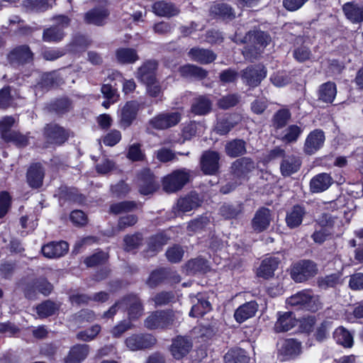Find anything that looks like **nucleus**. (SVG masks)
<instances>
[{"instance_id": "1", "label": "nucleus", "mask_w": 363, "mask_h": 363, "mask_svg": "<svg viewBox=\"0 0 363 363\" xmlns=\"http://www.w3.org/2000/svg\"><path fill=\"white\" fill-rule=\"evenodd\" d=\"M6 59L11 67L18 68L33 64L34 53L28 45H19L9 51Z\"/></svg>"}, {"instance_id": "2", "label": "nucleus", "mask_w": 363, "mask_h": 363, "mask_svg": "<svg viewBox=\"0 0 363 363\" xmlns=\"http://www.w3.org/2000/svg\"><path fill=\"white\" fill-rule=\"evenodd\" d=\"M289 306L297 308L306 309L311 311H316L320 306L319 298L308 291H302L292 295L286 299Z\"/></svg>"}, {"instance_id": "3", "label": "nucleus", "mask_w": 363, "mask_h": 363, "mask_svg": "<svg viewBox=\"0 0 363 363\" xmlns=\"http://www.w3.org/2000/svg\"><path fill=\"white\" fill-rule=\"evenodd\" d=\"M299 323H301V325L306 323V325L303 327V330L309 331L314 325V319L312 317H308V318L304 319L302 322L296 319L293 313L286 312L279 315L274 325V330L277 333L286 332L291 330Z\"/></svg>"}, {"instance_id": "4", "label": "nucleus", "mask_w": 363, "mask_h": 363, "mask_svg": "<svg viewBox=\"0 0 363 363\" xmlns=\"http://www.w3.org/2000/svg\"><path fill=\"white\" fill-rule=\"evenodd\" d=\"M178 318V313L172 311H156L145 319V325L150 330L163 328L173 325L174 320Z\"/></svg>"}, {"instance_id": "5", "label": "nucleus", "mask_w": 363, "mask_h": 363, "mask_svg": "<svg viewBox=\"0 0 363 363\" xmlns=\"http://www.w3.org/2000/svg\"><path fill=\"white\" fill-rule=\"evenodd\" d=\"M189 171L183 169L175 170L163 179V189L172 193L181 189L189 180Z\"/></svg>"}, {"instance_id": "6", "label": "nucleus", "mask_w": 363, "mask_h": 363, "mask_svg": "<svg viewBox=\"0 0 363 363\" xmlns=\"http://www.w3.org/2000/svg\"><path fill=\"white\" fill-rule=\"evenodd\" d=\"M43 134L49 143L61 146L69 140L70 131L57 123H51L45 126Z\"/></svg>"}, {"instance_id": "7", "label": "nucleus", "mask_w": 363, "mask_h": 363, "mask_svg": "<svg viewBox=\"0 0 363 363\" xmlns=\"http://www.w3.org/2000/svg\"><path fill=\"white\" fill-rule=\"evenodd\" d=\"M316 264L311 260H302L293 266L291 269V278L296 282H303L308 278L315 276L317 273Z\"/></svg>"}, {"instance_id": "8", "label": "nucleus", "mask_w": 363, "mask_h": 363, "mask_svg": "<svg viewBox=\"0 0 363 363\" xmlns=\"http://www.w3.org/2000/svg\"><path fill=\"white\" fill-rule=\"evenodd\" d=\"M45 170L40 162L31 164L26 174V182L32 189H39L43 185Z\"/></svg>"}, {"instance_id": "9", "label": "nucleus", "mask_w": 363, "mask_h": 363, "mask_svg": "<svg viewBox=\"0 0 363 363\" xmlns=\"http://www.w3.org/2000/svg\"><path fill=\"white\" fill-rule=\"evenodd\" d=\"M181 121V114L179 112L161 113L150 121L152 128L158 130H164L175 126Z\"/></svg>"}, {"instance_id": "10", "label": "nucleus", "mask_w": 363, "mask_h": 363, "mask_svg": "<svg viewBox=\"0 0 363 363\" xmlns=\"http://www.w3.org/2000/svg\"><path fill=\"white\" fill-rule=\"evenodd\" d=\"M69 244L67 241H51L41 248L44 257L49 259L60 258L65 256L69 251Z\"/></svg>"}, {"instance_id": "11", "label": "nucleus", "mask_w": 363, "mask_h": 363, "mask_svg": "<svg viewBox=\"0 0 363 363\" xmlns=\"http://www.w3.org/2000/svg\"><path fill=\"white\" fill-rule=\"evenodd\" d=\"M58 197L60 201L69 202L82 205L85 203L86 197L79 192L77 187L61 186L58 189Z\"/></svg>"}, {"instance_id": "12", "label": "nucleus", "mask_w": 363, "mask_h": 363, "mask_svg": "<svg viewBox=\"0 0 363 363\" xmlns=\"http://www.w3.org/2000/svg\"><path fill=\"white\" fill-rule=\"evenodd\" d=\"M325 140L323 130L316 129L311 132L307 136L304 144V152L308 155H313L319 150Z\"/></svg>"}, {"instance_id": "13", "label": "nucleus", "mask_w": 363, "mask_h": 363, "mask_svg": "<svg viewBox=\"0 0 363 363\" xmlns=\"http://www.w3.org/2000/svg\"><path fill=\"white\" fill-rule=\"evenodd\" d=\"M138 184L141 194L149 195L155 192L159 185L155 181L154 176L150 169H144L138 176Z\"/></svg>"}, {"instance_id": "14", "label": "nucleus", "mask_w": 363, "mask_h": 363, "mask_svg": "<svg viewBox=\"0 0 363 363\" xmlns=\"http://www.w3.org/2000/svg\"><path fill=\"white\" fill-rule=\"evenodd\" d=\"M267 72L262 65L249 67L243 71L242 79L250 86H257L265 78Z\"/></svg>"}, {"instance_id": "15", "label": "nucleus", "mask_w": 363, "mask_h": 363, "mask_svg": "<svg viewBox=\"0 0 363 363\" xmlns=\"http://www.w3.org/2000/svg\"><path fill=\"white\" fill-rule=\"evenodd\" d=\"M109 14L110 13L106 8L96 6L84 13V21L86 24H93L98 26H103Z\"/></svg>"}, {"instance_id": "16", "label": "nucleus", "mask_w": 363, "mask_h": 363, "mask_svg": "<svg viewBox=\"0 0 363 363\" xmlns=\"http://www.w3.org/2000/svg\"><path fill=\"white\" fill-rule=\"evenodd\" d=\"M219 154L214 151L203 153L201 160V169L205 174H213L218 170Z\"/></svg>"}, {"instance_id": "17", "label": "nucleus", "mask_w": 363, "mask_h": 363, "mask_svg": "<svg viewBox=\"0 0 363 363\" xmlns=\"http://www.w3.org/2000/svg\"><path fill=\"white\" fill-rule=\"evenodd\" d=\"M72 107V101L68 96L56 98L48 105L49 112L54 113L58 116L69 113Z\"/></svg>"}, {"instance_id": "18", "label": "nucleus", "mask_w": 363, "mask_h": 363, "mask_svg": "<svg viewBox=\"0 0 363 363\" xmlns=\"http://www.w3.org/2000/svg\"><path fill=\"white\" fill-rule=\"evenodd\" d=\"M271 220L272 214L269 209L261 208L256 212L252 219V228L256 232H262L268 228Z\"/></svg>"}, {"instance_id": "19", "label": "nucleus", "mask_w": 363, "mask_h": 363, "mask_svg": "<svg viewBox=\"0 0 363 363\" xmlns=\"http://www.w3.org/2000/svg\"><path fill=\"white\" fill-rule=\"evenodd\" d=\"M89 346L86 344H76L71 347L65 358V363H81L88 356Z\"/></svg>"}, {"instance_id": "20", "label": "nucleus", "mask_w": 363, "mask_h": 363, "mask_svg": "<svg viewBox=\"0 0 363 363\" xmlns=\"http://www.w3.org/2000/svg\"><path fill=\"white\" fill-rule=\"evenodd\" d=\"M191 347L192 343L189 339L177 337L173 340L170 351L175 359H180L189 352Z\"/></svg>"}, {"instance_id": "21", "label": "nucleus", "mask_w": 363, "mask_h": 363, "mask_svg": "<svg viewBox=\"0 0 363 363\" xmlns=\"http://www.w3.org/2000/svg\"><path fill=\"white\" fill-rule=\"evenodd\" d=\"M157 67V64L155 61H147L138 69L137 78L145 84L151 83L156 79L155 70Z\"/></svg>"}, {"instance_id": "22", "label": "nucleus", "mask_w": 363, "mask_h": 363, "mask_svg": "<svg viewBox=\"0 0 363 363\" xmlns=\"http://www.w3.org/2000/svg\"><path fill=\"white\" fill-rule=\"evenodd\" d=\"M120 305L125 306L128 311V315L131 319H136L143 313L142 303L136 296H129Z\"/></svg>"}, {"instance_id": "23", "label": "nucleus", "mask_w": 363, "mask_h": 363, "mask_svg": "<svg viewBox=\"0 0 363 363\" xmlns=\"http://www.w3.org/2000/svg\"><path fill=\"white\" fill-rule=\"evenodd\" d=\"M279 350L285 360L293 359L301 353V345L294 339L286 340Z\"/></svg>"}, {"instance_id": "24", "label": "nucleus", "mask_w": 363, "mask_h": 363, "mask_svg": "<svg viewBox=\"0 0 363 363\" xmlns=\"http://www.w3.org/2000/svg\"><path fill=\"white\" fill-rule=\"evenodd\" d=\"M6 143H11L19 149L27 147L30 143V132L23 134L18 130H14L3 139Z\"/></svg>"}, {"instance_id": "25", "label": "nucleus", "mask_w": 363, "mask_h": 363, "mask_svg": "<svg viewBox=\"0 0 363 363\" xmlns=\"http://www.w3.org/2000/svg\"><path fill=\"white\" fill-rule=\"evenodd\" d=\"M257 304L255 301L247 302L240 306L235 312L234 317L237 322L243 323L253 317L257 311Z\"/></svg>"}, {"instance_id": "26", "label": "nucleus", "mask_w": 363, "mask_h": 363, "mask_svg": "<svg viewBox=\"0 0 363 363\" xmlns=\"http://www.w3.org/2000/svg\"><path fill=\"white\" fill-rule=\"evenodd\" d=\"M343 12L346 17L352 23L363 21V6L354 2H348L343 5Z\"/></svg>"}, {"instance_id": "27", "label": "nucleus", "mask_w": 363, "mask_h": 363, "mask_svg": "<svg viewBox=\"0 0 363 363\" xmlns=\"http://www.w3.org/2000/svg\"><path fill=\"white\" fill-rule=\"evenodd\" d=\"M245 43L247 41L252 42L255 49L260 52L271 41V38L268 34L263 31L249 32L245 37L243 40Z\"/></svg>"}, {"instance_id": "28", "label": "nucleus", "mask_w": 363, "mask_h": 363, "mask_svg": "<svg viewBox=\"0 0 363 363\" xmlns=\"http://www.w3.org/2000/svg\"><path fill=\"white\" fill-rule=\"evenodd\" d=\"M193 306L189 315L193 317L203 315L211 311V306L209 301L203 298L201 294L191 298Z\"/></svg>"}, {"instance_id": "29", "label": "nucleus", "mask_w": 363, "mask_h": 363, "mask_svg": "<svg viewBox=\"0 0 363 363\" xmlns=\"http://www.w3.org/2000/svg\"><path fill=\"white\" fill-rule=\"evenodd\" d=\"M331 177L326 173H321L315 176L310 182L311 191L313 193H319L328 189L332 184Z\"/></svg>"}, {"instance_id": "30", "label": "nucleus", "mask_w": 363, "mask_h": 363, "mask_svg": "<svg viewBox=\"0 0 363 363\" xmlns=\"http://www.w3.org/2000/svg\"><path fill=\"white\" fill-rule=\"evenodd\" d=\"M201 202V201L199 195L195 193H191L187 196L178 200L177 208L179 211L182 213L188 212L199 206Z\"/></svg>"}, {"instance_id": "31", "label": "nucleus", "mask_w": 363, "mask_h": 363, "mask_svg": "<svg viewBox=\"0 0 363 363\" xmlns=\"http://www.w3.org/2000/svg\"><path fill=\"white\" fill-rule=\"evenodd\" d=\"M279 262V259L276 257L265 258L257 269V276L264 279H269L272 277Z\"/></svg>"}, {"instance_id": "32", "label": "nucleus", "mask_w": 363, "mask_h": 363, "mask_svg": "<svg viewBox=\"0 0 363 363\" xmlns=\"http://www.w3.org/2000/svg\"><path fill=\"white\" fill-rule=\"evenodd\" d=\"M306 214L305 209L301 206H295L290 210L286 216V223L290 228H294L299 226L303 216Z\"/></svg>"}, {"instance_id": "33", "label": "nucleus", "mask_w": 363, "mask_h": 363, "mask_svg": "<svg viewBox=\"0 0 363 363\" xmlns=\"http://www.w3.org/2000/svg\"><path fill=\"white\" fill-rule=\"evenodd\" d=\"M22 291L24 296L29 300L36 298L37 291V277L31 278L29 277H24L20 281Z\"/></svg>"}, {"instance_id": "34", "label": "nucleus", "mask_w": 363, "mask_h": 363, "mask_svg": "<svg viewBox=\"0 0 363 363\" xmlns=\"http://www.w3.org/2000/svg\"><path fill=\"white\" fill-rule=\"evenodd\" d=\"M138 108V102H128L122 109L121 125L124 127L128 126L135 118Z\"/></svg>"}, {"instance_id": "35", "label": "nucleus", "mask_w": 363, "mask_h": 363, "mask_svg": "<svg viewBox=\"0 0 363 363\" xmlns=\"http://www.w3.org/2000/svg\"><path fill=\"white\" fill-rule=\"evenodd\" d=\"M152 11L159 16L168 18L176 16L179 12L173 4L163 1L155 2L152 6Z\"/></svg>"}, {"instance_id": "36", "label": "nucleus", "mask_w": 363, "mask_h": 363, "mask_svg": "<svg viewBox=\"0 0 363 363\" xmlns=\"http://www.w3.org/2000/svg\"><path fill=\"white\" fill-rule=\"evenodd\" d=\"M65 35V31L52 25L43 30L42 40L46 43H57L62 41Z\"/></svg>"}, {"instance_id": "37", "label": "nucleus", "mask_w": 363, "mask_h": 363, "mask_svg": "<svg viewBox=\"0 0 363 363\" xmlns=\"http://www.w3.org/2000/svg\"><path fill=\"white\" fill-rule=\"evenodd\" d=\"M301 166L299 159L294 156L286 157L281 164V172L286 177L296 172Z\"/></svg>"}, {"instance_id": "38", "label": "nucleus", "mask_w": 363, "mask_h": 363, "mask_svg": "<svg viewBox=\"0 0 363 363\" xmlns=\"http://www.w3.org/2000/svg\"><path fill=\"white\" fill-rule=\"evenodd\" d=\"M189 55L191 60L202 64L210 63L216 59V55L213 52L208 50L200 48H192L189 51Z\"/></svg>"}, {"instance_id": "39", "label": "nucleus", "mask_w": 363, "mask_h": 363, "mask_svg": "<svg viewBox=\"0 0 363 363\" xmlns=\"http://www.w3.org/2000/svg\"><path fill=\"white\" fill-rule=\"evenodd\" d=\"M191 110L196 115H205L211 110V102L206 96H199L193 102Z\"/></svg>"}, {"instance_id": "40", "label": "nucleus", "mask_w": 363, "mask_h": 363, "mask_svg": "<svg viewBox=\"0 0 363 363\" xmlns=\"http://www.w3.org/2000/svg\"><path fill=\"white\" fill-rule=\"evenodd\" d=\"M184 268L188 274L206 273L210 269L208 262L202 258H196L189 261L185 264Z\"/></svg>"}, {"instance_id": "41", "label": "nucleus", "mask_w": 363, "mask_h": 363, "mask_svg": "<svg viewBox=\"0 0 363 363\" xmlns=\"http://www.w3.org/2000/svg\"><path fill=\"white\" fill-rule=\"evenodd\" d=\"M234 173L238 176L244 175L255 168V164L251 159L243 157L236 160L232 167Z\"/></svg>"}, {"instance_id": "42", "label": "nucleus", "mask_w": 363, "mask_h": 363, "mask_svg": "<svg viewBox=\"0 0 363 363\" xmlns=\"http://www.w3.org/2000/svg\"><path fill=\"white\" fill-rule=\"evenodd\" d=\"M302 130L296 125H289L281 133H279L277 130L276 134L277 137L284 142L293 143L296 142L301 135Z\"/></svg>"}, {"instance_id": "43", "label": "nucleus", "mask_w": 363, "mask_h": 363, "mask_svg": "<svg viewBox=\"0 0 363 363\" xmlns=\"http://www.w3.org/2000/svg\"><path fill=\"white\" fill-rule=\"evenodd\" d=\"M225 152L231 157H236L246 152L245 143L242 140H234L225 145Z\"/></svg>"}, {"instance_id": "44", "label": "nucleus", "mask_w": 363, "mask_h": 363, "mask_svg": "<svg viewBox=\"0 0 363 363\" xmlns=\"http://www.w3.org/2000/svg\"><path fill=\"white\" fill-rule=\"evenodd\" d=\"M337 94L336 86L334 83L327 82L320 86L319 99L326 103H332Z\"/></svg>"}, {"instance_id": "45", "label": "nucleus", "mask_w": 363, "mask_h": 363, "mask_svg": "<svg viewBox=\"0 0 363 363\" xmlns=\"http://www.w3.org/2000/svg\"><path fill=\"white\" fill-rule=\"evenodd\" d=\"M224 359L225 363H248L250 359L245 351L239 348L229 350Z\"/></svg>"}, {"instance_id": "46", "label": "nucleus", "mask_w": 363, "mask_h": 363, "mask_svg": "<svg viewBox=\"0 0 363 363\" xmlns=\"http://www.w3.org/2000/svg\"><path fill=\"white\" fill-rule=\"evenodd\" d=\"M116 58L120 63L130 64L136 62L139 57L135 50L132 48H121L117 50Z\"/></svg>"}, {"instance_id": "47", "label": "nucleus", "mask_w": 363, "mask_h": 363, "mask_svg": "<svg viewBox=\"0 0 363 363\" xmlns=\"http://www.w3.org/2000/svg\"><path fill=\"white\" fill-rule=\"evenodd\" d=\"M57 310L56 303L50 300L45 301L36 306V312L41 318L55 315Z\"/></svg>"}, {"instance_id": "48", "label": "nucleus", "mask_w": 363, "mask_h": 363, "mask_svg": "<svg viewBox=\"0 0 363 363\" xmlns=\"http://www.w3.org/2000/svg\"><path fill=\"white\" fill-rule=\"evenodd\" d=\"M334 337L337 344L345 347H351L353 345V337L351 333L343 327L337 328L334 333Z\"/></svg>"}, {"instance_id": "49", "label": "nucleus", "mask_w": 363, "mask_h": 363, "mask_svg": "<svg viewBox=\"0 0 363 363\" xmlns=\"http://www.w3.org/2000/svg\"><path fill=\"white\" fill-rule=\"evenodd\" d=\"M108 259V254L101 250L86 257L84 263L87 267H94L106 264Z\"/></svg>"}, {"instance_id": "50", "label": "nucleus", "mask_w": 363, "mask_h": 363, "mask_svg": "<svg viewBox=\"0 0 363 363\" xmlns=\"http://www.w3.org/2000/svg\"><path fill=\"white\" fill-rule=\"evenodd\" d=\"M89 45L87 38L81 34L74 35L69 44V50L72 52L84 51Z\"/></svg>"}, {"instance_id": "51", "label": "nucleus", "mask_w": 363, "mask_h": 363, "mask_svg": "<svg viewBox=\"0 0 363 363\" xmlns=\"http://www.w3.org/2000/svg\"><path fill=\"white\" fill-rule=\"evenodd\" d=\"M291 118V113L289 110L281 109L278 111L272 119L273 127L278 130L284 128Z\"/></svg>"}, {"instance_id": "52", "label": "nucleus", "mask_w": 363, "mask_h": 363, "mask_svg": "<svg viewBox=\"0 0 363 363\" xmlns=\"http://www.w3.org/2000/svg\"><path fill=\"white\" fill-rule=\"evenodd\" d=\"M211 12L224 18H230L235 16L232 8L224 3H217L213 4L211 7Z\"/></svg>"}, {"instance_id": "53", "label": "nucleus", "mask_w": 363, "mask_h": 363, "mask_svg": "<svg viewBox=\"0 0 363 363\" xmlns=\"http://www.w3.org/2000/svg\"><path fill=\"white\" fill-rule=\"evenodd\" d=\"M180 73L184 77H196L199 78H204L206 76V72L196 66L187 65L180 67Z\"/></svg>"}, {"instance_id": "54", "label": "nucleus", "mask_w": 363, "mask_h": 363, "mask_svg": "<svg viewBox=\"0 0 363 363\" xmlns=\"http://www.w3.org/2000/svg\"><path fill=\"white\" fill-rule=\"evenodd\" d=\"M100 331L101 326L96 324L89 328L78 333L77 334V338L84 342H89L94 340L99 334Z\"/></svg>"}, {"instance_id": "55", "label": "nucleus", "mask_w": 363, "mask_h": 363, "mask_svg": "<svg viewBox=\"0 0 363 363\" xmlns=\"http://www.w3.org/2000/svg\"><path fill=\"white\" fill-rule=\"evenodd\" d=\"M65 52L63 50L55 48H44L42 49L40 55L47 61H55L64 56Z\"/></svg>"}, {"instance_id": "56", "label": "nucleus", "mask_w": 363, "mask_h": 363, "mask_svg": "<svg viewBox=\"0 0 363 363\" xmlns=\"http://www.w3.org/2000/svg\"><path fill=\"white\" fill-rule=\"evenodd\" d=\"M12 204V197L7 191L0 192V218H3L9 212Z\"/></svg>"}, {"instance_id": "57", "label": "nucleus", "mask_w": 363, "mask_h": 363, "mask_svg": "<svg viewBox=\"0 0 363 363\" xmlns=\"http://www.w3.org/2000/svg\"><path fill=\"white\" fill-rule=\"evenodd\" d=\"M168 239L169 238L162 233L152 237L148 242L149 250L153 252H157L167 244Z\"/></svg>"}, {"instance_id": "58", "label": "nucleus", "mask_w": 363, "mask_h": 363, "mask_svg": "<svg viewBox=\"0 0 363 363\" xmlns=\"http://www.w3.org/2000/svg\"><path fill=\"white\" fill-rule=\"evenodd\" d=\"M204 126L200 123L191 122L184 127L183 134L185 139H189L192 136L199 135L204 131Z\"/></svg>"}, {"instance_id": "59", "label": "nucleus", "mask_w": 363, "mask_h": 363, "mask_svg": "<svg viewBox=\"0 0 363 363\" xmlns=\"http://www.w3.org/2000/svg\"><path fill=\"white\" fill-rule=\"evenodd\" d=\"M14 123L15 119L11 116H4L0 120V138L1 139L14 130L12 129Z\"/></svg>"}, {"instance_id": "60", "label": "nucleus", "mask_w": 363, "mask_h": 363, "mask_svg": "<svg viewBox=\"0 0 363 363\" xmlns=\"http://www.w3.org/2000/svg\"><path fill=\"white\" fill-rule=\"evenodd\" d=\"M69 220L74 226L82 227L86 225L88 218L82 210H73L69 214Z\"/></svg>"}, {"instance_id": "61", "label": "nucleus", "mask_w": 363, "mask_h": 363, "mask_svg": "<svg viewBox=\"0 0 363 363\" xmlns=\"http://www.w3.org/2000/svg\"><path fill=\"white\" fill-rule=\"evenodd\" d=\"M15 262L4 261L0 264V276L4 279H11L16 271Z\"/></svg>"}, {"instance_id": "62", "label": "nucleus", "mask_w": 363, "mask_h": 363, "mask_svg": "<svg viewBox=\"0 0 363 363\" xmlns=\"http://www.w3.org/2000/svg\"><path fill=\"white\" fill-rule=\"evenodd\" d=\"M184 253V251L182 247L174 245L167 250L166 256L169 262L176 263L182 260Z\"/></svg>"}, {"instance_id": "63", "label": "nucleus", "mask_w": 363, "mask_h": 363, "mask_svg": "<svg viewBox=\"0 0 363 363\" xmlns=\"http://www.w3.org/2000/svg\"><path fill=\"white\" fill-rule=\"evenodd\" d=\"M53 290L52 284L44 277H37V291L44 296H49Z\"/></svg>"}, {"instance_id": "64", "label": "nucleus", "mask_w": 363, "mask_h": 363, "mask_svg": "<svg viewBox=\"0 0 363 363\" xmlns=\"http://www.w3.org/2000/svg\"><path fill=\"white\" fill-rule=\"evenodd\" d=\"M240 100L237 94H229L222 97L218 102V106L223 109H228L235 106Z\"/></svg>"}]
</instances>
